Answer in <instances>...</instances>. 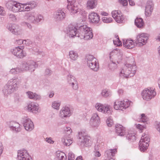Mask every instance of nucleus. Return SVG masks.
I'll return each mask as SVG.
<instances>
[{"label": "nucleus", "instance_id": "29", "mask_svg": "<svg viewBox=\"0 0 160 160\" xmlns=\"http://www.w3.org/2000/svg\"><path fill=\"white\" fill-rule=\"evenodd\" d=\"M55 157L57 160H66L67 159L65 153L60 151L56 152Z\"/></svg>", "mask_w": 160, "mask_h": 160}, {"label": "nucleus", "instance_id": "63", "mask_svg": "<svg viewBox=\"0 0 160 160\" xmlns=\"http://www.w3.org/2000/svg\"><path fill=\"white\" fill-rule=\"evenodd\" d=\"M5 13V11L3 10V8L0 6V15H3Z\"/></svg>", "mask_w": 160, "mask_h": 160}, {"label": "nucleus", "instance_id": "8", "mask_svg": "<svg viewBox=\"0 0 160 160\" xmlns=\"http://www.w3.org/2000/svg\"><path fill=\"white\" fill-rule=\"evenodd\" d=\"M86 61L88 66L94 71H97L99 65L97 59L92 55H88L86 57Z\"/></svg>", "mask_w": 160, "mask_h": 160}, {"label": "nucleus", "instance_id": "39", "mask_svg": "<svg viewBox=\"0 0 160 160\" xmlns=\"http://www.w3.org/2000/svg\"><path fill=\"white\" fill-rule=\"evenodd\" d=\"M101 94L103 97L106 98L111 95V92L107 89H104L102 90Z\"/></svg>", "mask_w": 160, "mask_h": 160}, {"label": "nucleus", "instance_id": "53", "mask_svg": "<svg viewBox=\"0 0 160 160\" xmlns=\"http://www.w3.org/2000/svg\"><path fill=\"white\" fill-rule=\"evenodd\" d=\"M119 2L123 6H126L128 5V2L127 0H119Z\"/></svg>", "mask_w": 160, "mask_h": 160}, {"label": "nucleus", "instance_id": "2", "mask_svg": "<svg viewBox=\"0 0 160 160\" xmlns=\"http://www.w3.org/2000/svg\"><path fill=\"white\" fill-rule=\"evenodd\" d=\"M136 67L134 62L132 64L127 63L119 71L118 75L123 79L133 76L136 73Z\"/></svg>", "mask_w": 160, "mask_h": 160}, {"label": "nucleus", "instance_id": "37", "mask_svg": "<svg viewBox=\"0 0 160 160\" xmlns=\"http://www.w3.org/2000/svg\"><path fill=\"white\" fill-rule=\"evenodd\" d=\"M16 2L13 1H8L6 4V6L9 10L12 11Z\"/></svg>", "mask_w": 160, "mask_h": 160}, {"label": "nucleus", "instance_id": "23", "mask_svg": "<svg viewBox=\"0 0 160 160\" xmlns=\"http://www.w3.org/2000/svg\"><path fill=\"white\" fill-rule=\"evenodd\" d=\"M88 18L91 22L95 23H98L100 20L99 15L94 12H92L89 14Z\"/></svg>", "mask_w": 160, "mask_h": 160}, {"label": "nucleus", "instance_id": "33", "mask_svg": "<svg viewBox=\"0 0 160 160\" xmlns=\"http://www.w3.org/2000/svg\"><path fill=\"white\" fill-rule=\"evenodd\" d=\"M135 24L138 28H141L143 27L144 23L143 20L141 18H137L135 20Z\"/></svg>", "mask_w": 160, "mask_h": 160}, {"label": "nucleus", "instance_id": "7", "mask_svg": "<svg viewBox=\"0 0 160 160\" xmlns=\"http://www.w3.org/2000/svg\"><path fill=\"white\" fill-rule=\"evenodd\" d=\"M141 94L143 99L148 101L154 98L157 93L154 88H149L143 90Z\"/></svg>", "mask_w": 160, "mask_h": 160}, {"label": "nucleus", "instance_id": "11", "mask_svg": "<svg viewBox=\"0 0 160 160\" xmlns=\"http://www.w3.org/2000/svg\"><path fill=\"white\" fill-rule=\"evenodd\" d=\"M148 39V34L145 33H139L137 36L135 43L137 46L142 47L146 44Z\"/></svg>", "mask_w": 160, "mask_h": 160}, {"label": "nucleus", "instance_id": "62", "mask_svg": "<svg viewBox=\"0 0 160 160\" xmlns=\"http://www.w3.org/2000/svg\"><path fill=\"white\" fill-rule=\"evenodd\" d=\"M23 24L24 25L26 26L27 27H28L29 29H31L32 28V26L31 25L27 22H24L23 23Z\"/></svg>", "mask_w": 160, "mask_h": 160}, {"label": "nucleus", "instance_id": "10", "mask_svg": "<svg viewBox=\"0 0 160 160\" xmlns=\"http://www.w3.org/2000/svg\"><path fill=\"white\" fill-rule=\"evenodd\" d=\"M95 108L99 112L103 113L110 115L112 113V107L108 104L97 102L94 105Z\"/></svg>", "mask_w": 160, "mask_h": 160}, {"label": "nucleus", "instance_id": "30", "mask_svg": "<svg viewBox=\"0 0 160 160\" xmlns=\"http://www.w3.org/2000/svg\"><path fill=\"white\" fill-rule=\"evenodd\" d=\"M117 152V148L108 150L106 151L105 155L107 158H113L112 157L115 156Z\"/></svg>", "mask_w": 160, "mask_h": 160}, {"label": "nucleus", "instance_id": "15", "mask_svg": "<svg viewBox=\"0 0 160 160\" xmlns=\"http://www.w3.org/2000/svg\"><path fill=\"white\" fill-rule=\"evenodd\" d=\"M22 48V47H21ZM11 52L13 54L19 58H22L26 55V53L22 48L19 46L16 47L11 50Z\"/></svg>", "mask_w": 160, "mask_h": 160}, {"label": "nucleus", "instance_id": "61", "mask_svg": "<svg viewBox=\"0 0 160 160\" xmlns=\"http://www.w3.org/2000/svg\"><path fill=\"white\" fill-rule=\"evenodd\" d=\"M155 128L160 133V122H158L156 124Z\"/></svg>", "mask_w": 160, "mask_h": 160}, {"label": "nucleus", "instance_id": "49", "mask_svg": "<svg viewBox=\"0 0 160 160\" xmlns=\"http://www.w3.org/2000/svg\"><path fill=\"white\" fill-rule=\"evenodd\" d=\"M15 68L16 74H18L19 73L22 72L23 71L25 70L22 67V63L21 64L20 67H17Z\"/></svg>", "mask_w": 160, "mask_h": 160}, {"label": "nucleus", "instance_id": "44", "mask_svg": "<svg viewBox=\"0 0 160 160\" xmlns=\"http://www.w3.org/2000/svg\"><path fill=\"white\" fill-rule=\"evenodd\" d=\"M61 104V102L59 101H55L52 102V107L58 110Z\"/></svg>", "mask_w": 160, "mask_h": 160}, {"label": "nucleus", "instance_id": "26", "mask_svg": "<svg viewBox=\"0 0 160 160\" xmlns=\"http://www.w3.org/2000/svg\"><path fill=\"white\" fill-rule=\"evenodd\" d=\"M123 45L128 49H132L135 47V43L133 40L128 39L124 41Z\"/></svg>", "mask_w": 160, "mask_h": 160}, {"label": "nucleus", "instance_id": "17", "mask_svg": "<svg viewBox=\"0 0 160 160\" xmlns=\"http://www.w3.org/2000/svg\"><path fill=\"white\" fill-rule=\"evenodd\" d=\"M154 4L152 0L147 1L145 7V14L146 16H150L153 10Z\"/></svg>", "mask_w": 160, "mask_h": 160}, {"label": "nucleus", "instance_id": "22", "mask_svg": "<svg viewBox=\"0 0 160 160\" xmlns=\"http://www.w3.org/2000/svg\"><path fill=\"white\" fill-rule=\"evenodd\" d=\"M8 125L10 129L16 132H20L21 130L20 125L18 122L12 121L8 122Z\"/></svg>", "mask_w": 160, "mask_h": 160}, {"label": "nucleus", "instance_id": "60", "mask_svg": "<svg viewBox=\"0 0 160 160\" xmlns=\"http://www.w3.org/2000/svg\"><path fill=\"white\" fill-rule=\"evenodd\" d=\"M10 74H12L13 75L16 74V70L15 68H12L11 69L9 72Z\"/></svg>", "mask_w": 160, "mask_h": 160}, {"label": "nucleus", "instance_id": "4", "mask_svg": "<svg viewBox=\"0 0 160 160\" xmlns=\"http://www.w3.org/2000/svg\"><path fill=\"white\" fill-rule=\"evenodd\" d=\"M90 138L87 135L86 132L82 130L78 132V145L81 148L91 147L92 142Z\"/></svg>", "mask_w": 160, "mask_h": 160}, {"label": "nucleus", "instance_id": "24", "mask_svg": "<svg viewBox=\"0 0 160 160\" xmlns=\"http://www.w3.org/2000/svg\"><path fill=\"white\" fill-rule=\"evenodd\" d=\"M9 30L12 33L15 35H19L22 33V30L17 25L13 24L9 28Z\"/></svg>", "mask_w": 160, "mask_h": 160}, {"label": "nucleus", "instance_id": "43", "mask_svg": "<svg viewBox=\"0 0 160 160\" xmlns=\"http://www.w3.org/2000/svg\"><path fill=\"white\" fill-rule=\"evenodd\" d=\"M100 120L90 121V123L91 126L94 128H97L99 126Z\"/></svg>", "mask_w": 160, "mask_h": 160}, {"label": "nucleus", "instance_id": "1", "mask_svg": "<svg viewBox=\"0 0 160 160\" xmlns=\"http://www.w3.org/2000/svg\"><path fill=\"white\" fill-rule=\"evenodd\" d=\"M78 29L76 27L71 28V37L77 36L81 39L88 40L93 37L92 30L91 28L86 25L78 26Z\"/></svg>", "mask_w": 160, "mask_h": 160}, {"label": "nucleus", "instance_id": "54", "mask_svg": "<svg viewBox=\"0 0 160 160\" xmlns=\"http://www.w3.org/2000/svg\"><path fill=\"white\" fill-rule=\"evenodd\" d=\"M23 3H22V6L23 7V11L22 12H25V11H28L31 10H32L29 7H28V5L27 6H24L23 5Z\"/></svg>", "mask_w": 160, "mask_h": 160}, {"label": "nucleus", "instance_id": "55", "mask_svg": "<svg viewBox=\"0 0 160 160\" xmlns=\"http://www.w3.org/2000/svg\"><path fill=\"white\" fill-rule=\"evenodd\" d=\"M9 18L12 21H15L16 20V17L14 15L12 14H10L9 15Z\"/></svg>", "mask_w": 160, "mask_h": 160}, {"label": "nucleus", "instance_id": "5", "mask_svg": "<svg viewBox=\"0 0 160 160\" xmlns=\"http://www.w3.org/2000/svg\"><path fill=\"white\" fill-rule=\"evenodd\" d=\"M132 102L127 99L123 100L117 99L113 103L114 108L116 110L124 111L132 106Z\"/></svg>", "mask_w": 160, "mask_h": 160}, {"label": "nucleus", "instance_id": "32", "mask_svg": "<svg viewBox=\"0 0 160 160\" xmlns=\"http://www.w3.org/2000/svg\"><path fill=\"white\" fill-rule=\"evenodd\" d=\"M71 87L74 90H77L78 88V82L74 77H71Z\"/></svg>", "mask_w": 160, "mask_h": 160}, {"label": "nucleus", "instance_id": "48", "mask_svg": "<svg viewBox=\"0 0 160 160\" xmlns=\"http://www.w3.org/2000/svg\"><path fill=\"white\" fill-rule=\"evenodd\" d=\"M136 127L140 131V132H142L143 130L146 128V125H142L140 124L136 125Z\"/></svg>", "mask_w": 160, "mask_h": 160}, {"label": "nucleus", "instance_id": "25", "mask_svg": "<svg viewBox=\"0 0 160 160\" xmlns=\"http://www.w3.org/2000/svg\"><path fill=\"white\" fill-rule=\"evenodd\" d=\"M78 0H71V14H74L78 12V8L75 2Z\"/></svg>", "mask_w": 160, "mask_h": 160}, {"label": "nucleus", "instance_id": "64", "mask_svg": "<svg viewBox=\"0 0 160 160\" xmlns=\"http://www.w3.org/2000/svg\"><path fill=\"white\" fill-rule=\"evenodd\" d=\"M45 73L46 75H49L51 73V71L49 69H47L46 70Z\"/></svg>", "mask_w": 160, "mask_h": 160}, {"label": "nucleus", "instance_id": "6", "mask_svg": "<svg viewBox=\"0 0 160 160\" xmlns=\"http://www.w3.org/2000/svg\"><path fill=\"white\" fill-rule=\"evenodd\" d=\"M116 132L118 135L123 136L126 135L127 138L131 141H133L136 139L135 134L131 131H129L126 134L125 132V128L122 125L117 124L115 127Z\"/></svg>", "mask_w": 160, "mask_h": 160}, {"label": "nucleus", "instance_id": "28", "mask_svg": "<svg viewBox=\"0 0 160 160\" xmlns=\"http://www.w3.org/2000/svg\"><path fill=\"white\" fill-rule=\"evenodd\" d=\"M26 94L28 97L30 99L36 100H39L41 98V96L40 95L31 91H28L27 92Z\"/></svg>", "mask_w": 160, "mask_h": 160}, {"label": "nucleus", "instance_id": "38", "mask_svg": "<svg viewBox=\"0 0 160 160\" xmlns=\"http://www.w3.org/2000/svg\"><path fill=\"white\" fill-rule=\"evenodd\" d=\"M150 141V139L149 135L147 134H144L141 137V138L140 140L141 142H147L149 143Z\"/></svg>", "mask_w": 160, "mask_h": 160}, {"label": "nucleus", "instance_id": "42", "mask_svg": "<svg viewBox=\"0 0 160 160\" xmlns=\"http://www.w3.org/2000/svg\"><path fill=\"white\" fill-rule=\"evenodd\" d=\"M78 57V55L76 51H71V60L73 61L76 60Z\"/></svg>", "mask_w": 160, "mask_h": 160}, {"label": "nucleus", "instance_id": "9", "mask_svg": "<svg viewBox=\"0 0 160 160\" xmlns=\"http://www.w3.org/2000/svg\"><path fill=\"white\" fill-rule=\"evenodd\" d=\"M123 58V53L120 50H114L110 53V61L115 62L117 63H119L121 62Z\"/></svg>", "mask_w": 160, "mask_h": 160}, {"label": "nucleus", "instance_id": "45", "mask_svg": "<svg viewBox=\"0 0 160 160\" xmlns=\"http://www.w3.org/2000/svg\"><path fill=\"white\" fill-rule=\"evenodd\" d=\"M100 120V118L99 117L98 114L97 113L92 114L90 121Z\"/></svg>", "mask_w": 160, "mask_h": 160}, {"label": "nucleus", "instance_id": "16", "mask_svg": "<svg viewBox=\"0 0 160 160\" xmlns=\"http://www.w3.org/2000/svg\"><path fill=\"white\" fill-rule=\"evenodd\" d=\"M17 157L18 160H33L27 151L25 149L18 151Z\"/></svg>", "mask_w": 160, "mask_h": 160}, {"label": "nucleus", "instance_id": "59", "mask_svg": "<svg viewBox=\"0 0 160 160\" xmlns=\"http://www.w3.org/2000/svg\"><path fill=\"white\" fill-rule=\"evenodd\" d=\"M100 148V144L99 143H97L95 146L94 151H99Z\"/></svg>", "mask_w": 160, "mask_h": 160}, {"label": "nucleus", "instance_id": "18", "mask_svg": "<svg viewBox=\"0 0 160 160\" xmlns=\"http://www.w3.org/2000/svg\"><path fill=\"white\" fill-rule=\"evenodd\" d=\"M70 108L68 105L63 107L60 110L59 116L62 118L69 117L70 116Z\"/></svg>", "mask_w": 160, "mask_h": 160}, {"label": "nucleus", "instance_id": "58", "mask_svg": "<svg viewBox=\"0 0 160 160\" xmlns=\"http://www.w3.org/2000/svg\"><path fill=\"white\" fill-rule=\"evenodd\" d=\"M93 153L95 157H100L101 155L99 151H94Z\"/></svg>", "mask_w": 160, "mask_h": 160}, {"label": "nucleus", "instance_id": "19", "mask_svg": "<svg viewBox=\"0 0 160 160\" xmlns=\"http://www.w3.org/2000/svg\"><path fill=\"white\" fill-rule=\"evenodd\" d=\"M27 109L29 111L35 113L38 112L40 111L38 104L34 102L29 103L27 106Z\"/></svg>", "mask_w": 160, "mask_h": 160}, {"label": "nucleus", "instance_id": "27", "mask_svg": "<svg viewBox=\"0 0 160 160\" xmlns=\"http://www.w3.org/2000/svg\"><path fill=\"white\" fill-rule=\"evenodd\" d=\"M12 11L13 12H21L23 11V7L22 4L16 2Z\"/></svg>", "mask_w": 160, "mask_h": 160}, {"label": "nucleus", "instance_id": "46", "mask_svg": "<svg viewBox=\"0 0 160 160\" xmlns=\"http://www.w3.org/2000/svg\"><path fill=\"white\" fill-rule=\"evenodd\" d=\"M113 42L114 44L118 46H120L122 45V42L119 39L118 36H116L115 39L113 40Z\"/></svg>", "mask_w": 160, "mask_h": 160}, {"label": "nucleus", "instance_id": "20", "mask_svg": "<svg viewBox=\"0 0 160 160\" xmlns=\"http://www.w3.org/2000/svg\"><path fill=\"white\" fill-rule=\"evenodd\" d=\"M65 13L62 10H58L56 12L54 15V18L57 22L63 20L65 18Z\"/></svg>", "mask_w": 160, "mask_h": 160}, {"label": "nucleus", "instance_id": "41", "mask_svg": "<svg viewBox=\"0 0 160 160\" xmlns=\"http://www.w3.org/2000/svg\"><path fill=\"white\" fill-rule=\"evenodd\" d=\"M138 120L139 122H146L147 124L148 123V118L144 114H141Z\"/></svg>", "mask_w": 160, "mask_h": 160}, {"label": "nucleus", "instance_id": "3", "mask_svg": "<svg viewBox=\"0 0 160 160\" xmlns=\"http://www.w3.org/2000/svg\"><path fill=\"white\" fill-rule=\"evenodd\" d=\"M19 84L18 77H14L8 80L4 86L2 90L4 96L7 97L8 95L16 91L18 89Z\"/></svg>", "mask_w": 160, "mask_h": 160}, {"label": "nucleus", "instance_id": "52", "mask_svg": "<svg viewBox=\"0 0 160 160\" xmlns=\"http://www.w3.org/2000/svg\"><path fill=\"white\" fill-rule=\"evenodd\" d=\"M64 132L66 133L65 135L70 136L69 132L70 131V127H65L64 129Z\"/></svg>", "mask_w": 160, "mask_h": 160}, {"label": "nucleus", "instance_id": "12", "mask_svg": "<svg viewBox=\"0 0 160 160\" xmlns=\"http://www.w3.org/2000/svg\"><path fill=\"white\" fill-rule=\"evenodd\" d=\"M25 18L29 22L35 23L40 22L42 19V16L34 12L27 13L25 16Z\"/></svg>", "mask_w": 160, "mask_h": 160}, {"label": "nucleus", "instance_id": "51", "mask_svg": "<svg viewBox=\"0 0 160 160\" xmlns=\"http://www.w3.org/2000/svg\"><path fill=\"white\" fill-rule=\"evenodd\" d=\"M67 36L70 37V27L68 26L64 30Z\"/></svg>", "mask_w": 160, "mask_h": 160}, {"label": "nucleus", "instance_id": "21", "mask_svg": "<svg viewBox=\"0 0 160 160\" xmlns=\"http://www.w3.org/2000/svg\"><path fill=\"white\" fill-rule=\"evenodd\" d=\"M23 125L26 130L32 131L34 128L33 122L28 118H26L23 121Z\"/></svg>", "mask_w": 160, "mask_h": 160}, {"label": "nucleus", "instance_id": "56", "mask_svg": "<svg viewBox=\"0 0 160 160\" xmlns=\"http://www.w3.org/2000/svg\"><path fill=\"white\" fill-rule=\"evenodd\" d=\"M24 42H25V43L26 41H23L22 39H19L18 40H16L15 43L16 44H18V45H20L21 44H22Z\"/></svg>", "mask_w": 160, "mask_h": 160}, {"label": "nucleus", "instance_id": "36", "mask_svg": "<svg viewBox=\"0 0 160 160\" xmlns=\"http://www.w3.org/2000/svg\"><path fill=\"white\" fill-rule=\"evenodd\" d=\"M118 64L115 62H112L110 61L108 64V68L110 70L114 71L117 68Z\"/></svg>", "mask_w": 160, "mask_h": 160}, {"label": "nucleus", "instance_id": "35", "mask_svg": "<svg viewBox=\"0 0 160 160\" xmlns=\"http://www.w3.org/2000/svg\"><path fill=\"white\" fill-rule=\"evenodd\" d=\"M63 144L66 146L70 145V137L68 135H65V136L62 139Z\"/></svg>", "mask_w": 160, "mask_h": 160}, {"label": "nucleus", "instance_id": "40", "mask_svg": "<svg viewBox=\"0 0 160 160\" xmlns=\"http://www.w3.org/2000/svg\"><path fill=\"white\" fill-rule=\"evenodd\" d=\"M23 5L24 6H27L28 5L31 10L36 7L37 6L36 2L34 1L28 2L26 3H24Z\"/></svg>", "mask_w": 160, "mask_h": 160}, {"label": "nucleus", "instance_id": "31", "mask_svg": "<svg viewBox=\"0 0 160 160\" xmlns=\"http://www.w3.org/2000/svg\"><path fill=\"white\" fill-rule=\"evenodd\" d=\"M97 4L96 0H88L87 3V7L88 9H92L96 7Z\"/></svg>", "mask_w": 160, "mask_h": 160}, {"label": "nucleus", "instance_id": "57", "mask_svg": "<svg viewBox=\"0 0 160 160\" xmlns=\"http://www.w3.org/2000/svg\"><path fill=\"white\" fill-rule=\"evenodd\" d=\"M45 140L48 143L51 144H52L54 142L52 140V138L51 137L46 138Z\"/></svg>", "mask_w": 160, "mask_h": 160}, {"label": "nucleus", "instance_id": "13", "mask_svg": "<svg viewBox=\"0 0 160 160\" xmlns=\"http://www.w3.org/2000/svg\"><path fill=\"white\" fill-rule=\"evenodd\" d=\"M22 63V67L25 71H33L38 66L36 62L31 60L23 62Z\"/></svg>", "mask_w": 160, "mask_h": 160}, {"label": "nucleus", "instance_id": "47", "mask_svg": "<svg viewBox=\"0 0 160 160\" xmlns=\"http://www.w3.org/2000/svg\"><path fill=\"white\" fill-rule=\"evenodd\" d=\"M106 123L108 126L109 127H111L113 124V120L111 117H109L107 118Z\"/></svg>", "mask_w": 160, "mask_h": 160}, {"label": "nucleus", "instance_id": "50", "mask_svg": "<svg viewBox=\"0 0 160 160\" xmlns=\"http://www.w3.org/2000/svg\"><path fill=\"white\" fill-rule=\"evenodd\" d=\"M102 21L105 23H110L112 21V18H108L106 17H104L102 18Z\"/></svg>", "mask_w": 160, "mask_h": 160}, {"label": "nucleus", "instance_id": "14", "mask_svg": "<svg viewBox=\"0 0 160 160\" xmlns=\"http://www.w3.org/2000/svg\"><path fill=\"white\" fill-rule=\"evenodd\" d=\"M112 14L113 18L118 23H122L125 20V17L120 11H113L112 12Z\"/></svg>", "mask_w": 160, "mask_h": 160}, {"label": "nucleus", "instance_id": "34", "mask_svg": "<svg viewBox=\"0 0 160 160\" xmlns=\"http://www.w3.org/2000/svg\"><path fill=\"white\" fill-rule=\"evenodd\" d=\"M149 145L148 143L140 141L139 143L140 150L142 152H145L148 149Z\"/></svg>", "mask_w": 160, "mask_h": 160}]
</instances>
